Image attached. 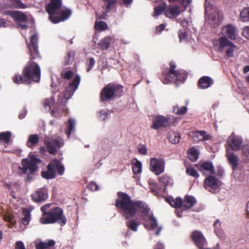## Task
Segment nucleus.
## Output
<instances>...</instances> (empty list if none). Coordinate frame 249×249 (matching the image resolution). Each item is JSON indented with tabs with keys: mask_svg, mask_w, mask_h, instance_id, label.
<instances>
[{
	"mask_svg": "<svg viewBox=\"0 0 249 249\" xmlns=\"http://www.w3.org/2000/svg\"><path fill=\"white\" fill-rule=\"evenodd\" d=\"M115 206L117 211L125 219L126 226L132 231H137L139 223L134 217L138 211L144 215L148 214L149 208L147 204L141 200H133L131 197L124 192H118Z\"/></svg>",
	"mask_w": 249,
	"mask_h": 249,
	"instance_id": "1",
	"label": "nucleus"
},
{
	"mask_svg": "<svg viewBox=\"0 0 249 249\" xmlns=\"http://www.w3.org/2000/svg\"><path fill=\"white\" fill-rule=\"evenodd\" d=\"M38 37L36 34L33 35L30 38V42L28 45L30 60L23 69L22 75L15 74L13 78L14 83L17 84H30L32 82L38 83L40 81L41 71L39 65L33 60L40 58V56L38 49Z\"/></svg>",
	"mask_w": 249,
	"mask_h": 249,
	"instance_id": "2",
	"label": "nucleus"
},
{
	"mask_svg": "<svg viewBox=\"0 0 249 249\" xmlns=\"http://www.w3.org/2000/svg\"><path fill=\"white\" fill-rule=\"evenodd\" d=\"M42 215L40 222L42 224H50L57 223L60 226H64L67 219L64 214L62 208L52 204H46L40 208Z\"/></svg>",
	"mask_w": 249,
	"mask_h": 249,
	"instance_id": "3",
	"label": "nucleus"
},
{
	"mask_svg": "<svg viewBox=\"0 0 249 249\" xmlns=\"http://www.w3.org/2000/svg\"><path fill=\"white\" fill-rule=\"evenodd\" d=\"M169 65V67L162 68V76L164 79L163 82L164 84L174 82L177 85L183 83L187 78V72L182 70H177L174 62H170Z\"/></svg>",
	"mask_w": 249,
	"mask_h": 249,
	"instance_id": "4",
	"label": "nucleus"
},
{
	"mask_svg": "<svg viewBox=\"0 0 249 249\" xmlns=\"http://www.w3.org/2000/svg\"><path fill=\"white\" fill-rule=\"evenodd\" d=\"M124 87L120 84L110 83L105 86L101 90L99 98L101 102L106 104L119 98L124 95Z\"/></svg>",
	"mask_w": 249,
	"mask_h": 249,
	"instance_id": "5",
	"label": "nucleus"
},
{
	"mask_svg": "<svg viewBox=\"0 0 249 249\" xmlns=\"http://www.w3.org/2000/svg\"><path fill=\"white\" fill-rule=\"evenodd\" d=\"M81 81L80 76L77 74L71 81L69 82L68 86L66 88L63 96L64 99H61L60 96H58L57 103L65 105L67 100L73 95L74 92L78 89Z\"/></svg>",
	"mask_w": 249,
	"mask_h": 249,
	"instance_id": "6",
	"label": "nucleus"
},
{
	"mask_svg": "<svg viewBox=\"0 0 249 249\" xmlns=\"http://www.w3.org/2000/svg\"><path fill=\"white\" fill-rule=\"evenodd\" d=\"M41 161L40 159L35 157H32L30 160L27 159H22L21 166L19 167V169L22 174H27L28 170L30 174H33L37 170V164Z\"/></svg>",
	"mask_w": 249,
	"mask_h": 249,
	"instance_id": "7",
	"label": "nucleus"
},
{
	"mask_svg": "<svg viewBox=\"0 0 249 249\" xmlns=\"http://www.w3.org/2000/svg\"><path fill=\"white\" fill-rule=\"evenodd\" d=\"M44 144L47 147V151L52 155H55L64 145L63 140L60 138H52L45 137Z\"/></svg>",
	"mask_w": 249,
	"mask_h": 249,
	"instance_id": "8",
	"label": "nucleus"
},
{
	"mask_svg": "<svg viewBox=\"0 0 249 249\" xmlns=\"http://www.w3.org/2000/svg\"><path fill=\"white\" fill-rule=\"evenodd\" d=\"M165 161L162 159L152 158L150 159V169L156 175L164 172Z\"/></svg>",
	"mask_w": 249,
	"mask_h": 249,
	"instance_id": "9",
	"label": "nucleus"
},
{
	"mask_svg": "<svg viewBox=\"0 0 249 249\" xmlns=\"http://www.w3.org/2000/svg\"><path fill=\"white\" fill-rule=\"evenodd\" d=\"M218 40L221 49L223 50L225 47L228 48L226 51V56L229 57H233L234 51L236 46L225 36L220 37Z\"/></svg>",
	"mask_w": 249,
	"mask_h": 249,
	"instance_id": "10",
	"label": "nucleus"
},
{
	"mask_svg": "<svg viewBox=\"0 0 249 249\" xmlns=\"http://www.w3.org/2000/svg\"><path fill=\"white\" fill-rule=\"evenodd\" d=\"M62 5V0H50V2L47 4L46 11L49 14V19L53 18L54 15H58V11Z\"/></svg>",
	"mask_w": 249,
	"mask_h": 249,
	"instance_id": "11",
	"label": "nucleus"
},
{
	"mask_svg": "<svg viewBox=\"0 0 249 249\" xmlns=\"http://www.w3.org/2000/svg\"><path fill=\"white\" fill-rule=\"evenodd\" d=\"M170 118L163 116H156L153 119L152 127L158 130L161 127H169L170 126Z\"/></svg>",
	"mask_w": 249,
	"mask_h": 249,
	"instance_id": "12",
	"label": "nucleus"
},
{
	"mask_svg": "<svg viewBox=\"0 0 249 249\" xmlns=\"http://www.w3.org/2000/svg\"><path fill=\"white\" fill-rule=\"evenodd\" d=\"M190 237L194 244L199 249H202L207 243V241L204 236L202 232L199 231H193Z\"/></svg>",
	"mask_w": 249,
	"mask_h": 249,
	"instance_id": "13",
	"label": "nucleus"
},
{
	"mask_svg": "<svg viewBox=\"0 0 249 249\" xmlns=\"http://www.w3.org/2000/svg\"><path fill=\"white\" fill-rule=\"evenodd\" d=\"M33 200L36 202H41L48 198V190L46 187H42L37 190L32 195Z\"/></svg>",
	"mask_w": 249,
	"mask_h": 249,
	"instance_id": "14",
	"label": "nucleus"
},
{
	"mask_svg": "<svg viewBox=\"0 0 249 249\" xmlns=\"http://www.w3.org/2000/svg\"><path fill=\"white\" fill-rule=\"evenodd\" d=\"M219 181L213 176H209L204 180V186L205 189L211 191L210 189L216 190L219 187Z\"/></svg>",
	"mask_w": 249,
	"mask_h": 249,
	"instance_id": "15",
	"label": "nucleus"
},
{
	"mask_svg": "<svg viewBox=\"0 0 249 249\" xmlns=\"http://www.w3.org/2000/svg\"><path fill=\"white\" fill-rule=\"evenodd\" d=\"M71 11L70 9H66L62 10L60 13V16L54 15L53 17L50 20L53 23H57L62 21L67 20L71 15Z\"/></svg>",
	"mask_w": 249,
	"mask_h": 249,
	"instance_id": "16",
	"label": "nucleus"
},
{
	"mask_svg": "<svg viewBox=\"0 0 249 249\" xmlns=\"http://www.w3.org/2000/svg\"><path fill=\"white\" fill-rule=\"evenodd\" d=\"M193 138L194 141L198 142L202 141H207L212 139V136L205 131H196L193 133Z\"/></svg>",
	"mask_w": 249,
	"mask_h": 249,
	"instance_id": "17",
	"label": "nucleus"
},
{
	"mask_svg": "<svg viewBox=\"0 0 249 249\" xmlns=\"http://www.w3.org/2000/svg\"><path fill=\"white\" fill-rule=\"evenodd\" d=\"M242 142L241 138L235 136H231L228 141L229 145L234 151H238L240 149Z\"/></svg>",
	"mask_w": 249,
	"mask_h": 249,
	"instance_id": "18",
	"label": "nucleus"
},
{
	"mask_svg": "<svg viewBox=\"0 0 249 249\" xmlns=\"http://www.w3.org/2000/svg\"><path fill=\"white\" fill-rule=\"evenodd\" d=\"M226 156L229 163L231 165L232 170L233 171L236 170L239 165V157L233 152L229 151H227Z\"/></svg>",
	"mask_w": 249,
	"mask_h": 249,
	"instance_id": "19",
	"label": "nucleus"
},
{
	"mask_svg": "<svg viewBox=\"0 0 249 249\" xmlns=\"http://www.w3.org/2000/svg\"><path fill=\"white\" fill-rule=\"evenodd\" d=\"M5 5L11 9H25L27 5L21 0H6Z\"/></svg>",
	"mask_w": 249,
	"mask_h": 249,
	"instance_id": "20",
	"label": "nucleus"
},
{
	"mask_svg": "<svg viewBox=\"0 0 249 249\" xmlns=\"http://www.w3.org/2000/svg\"><path fill=\"white\" fill-rule=\"evenodd\" d=\"M222 34L231 40L236 39L235 29L233 25L228 24L222 28Z\"/></svg>",
	"mask_w": 249,
	"mask_h": 249,
	"instance_id": "21",
	"label": "nucleus"
},
{
	"mask_svg": "<svg viewBox=\"0 0 249 249\" xmlns=\"http://www.w3.org/2000/svg\"><path fill=\"white\" fill-rule=\"evenodd\" d=\"M41 176L45 179H52L56 177V171L54 170V166L50 162L47 166V171L41 172Z\"/></svg>",
	"mask_w": 249,
	"mask_h": 249,
	"instance_id": "22",
	"label": "nucleus"
},
{
	"mask_svg": "<svg viewBox=\"0 0 249 249\" xmlns=\"http://www.w3.org/2000/svg\"><path fill=\"white\" fill-rule=\"evenodd\" d=\"M180 14V8L178 5L170 6L165 12V16L170 18H176Z\"/></svg>",
	"mask_w": 249,
	"mask_h": 249,
	"instance_id": "23",
	"label": "nucleus"
},
{
	"mask_svg": "<svg viewBox=\"0 0 249 249\" xmlns=\"http://www.w3.org/2000/svg\"><path fill=\"white\" fill-rule=\"evenodd\" d=\"M213 83V79L209 76L201 77L197 83L198 87L201 89H206L211 86Z\"/></svg>",
	"mask_w": 249,
	"mask_h": 249,
	"instance_id": "24",
	"label": "nucleus"
},
{
	"mask_svg": "<svg viewBox=\"0 0 249 249\" xmlns=\"http://www.w3.org/2000/svg\"><path fill=\"white\" fill-rule=\"evenodd\" d=\"M102 8L106 10V13H109L114 8L118 3V0H101Z\"/></svg>",
	"mask_w": 249,
	"mask_h": 249,
	"instance_id": "25",
	"label": "nucleus"
},
{
	"mask_svg": "<svg viewBox=\"0 0 249 249\" xmlns=\"http://www.w3.org/2000/svg\"><path fill=\"white\" fill-rule=\"evenodd\" d=\"M183 202V210H187L196 205V200L192 196L186 195L184 197Z\"/></svg>",
	"mask_w": 249,
	"mask_h": 249,
	"instance_id": "26",
	"label": "nucleus"
},
{
	"mask_svg": "<svg viewBox=\"0 0 249 249\" xmlns=\"http://www.w3.org/2000/svg\"><path fill=\"white\" fill-rule=\"evenodd\" d=\"M74 74V72L71 67L63 66L60 72V75L61 79L63 80H70Z\"/></svg>",
	"mask_w": 249,
	"mask_h": 249,
	"instance_id": "27",
	"label": "nucleus"
},
{
	"mask_svg": "<svg viewBox=\"0 0 249 249\" xmlns=\"http://www.w3.org/2000/svg\"><path fill=\"white\" fill-rule=\"evenodd\" d=\"M199 170L203 172L204 174H205L204 171H208L211 175L214 174V168L213 163L211 161H205L202 163L200 166Z\"/></svg>",
	"mask_w": 249,
	"mask_h": 249,
	"instance_id": "28",
	"label": "nucleus"
},
{
	"mask_svg": "<svg viewBox=\"0 0 249 249\" xmlns=\"http://www.w3.org/2000/svg\"><path fill=\"white\" fill-rule=\"evenodd\" d=\"M54 166V170L57 173V174L62 176L64 174L65 171V167L64 165L57 159H54L52 161Z\"/></svg>",
	"mask_w": 249,
	"mask_h": 249,
	"instance_id": "29",
	"label": "nucleus"
},
{
	"mask_svg": "<svg viewBox=\"0 0 249 249\" xmlns=\"http://www.w3.org/2000/svg\"><path fill=\"white\" fill-rule=\"evenodd\" d=\"M39 141V136L38 134L30 135L26 142V145L27 147L33 149Z\"/></svg>",
	"mask_w": 249,
	"mask_h": 249,
	"instance_id": "30",
	"label": "nucleus"
},
{
	"mask_svg": "<svg viewBox=\"0 0 249 249\" xmlns=\"http://www.w3.org/2000/svg\"><path fill=\"white\" fill-rule=\"evenodd\" d=\"M12 18L16 22H26L28 20L27 16L19 11H15Z\"/></svg>",
	"mask_w": 249,
	"mask_h": 249,
	"instance_id": "31",
	"label": "nucleus"
},
{
	"mask_svg": "<svg viewBox=\"0 0 249 249\" xmlns=\"http://www.w3.org/2000/svg\"><path fill=\"white\" fill-rule=\"evenodd\" d=\"M199 156V152L197 148L193 146L190 148L188 151V156L190 160L192 161H196Z\"/></svg>",
	"mask_w": 249,
	"mask_h": 249,
	"instance_id": "32",
	"label": "nucleus"
},
{
	"mask_svg": "<svg viewBox=\"0 0 249 249\" xmlns=\"http://www.w3.org/2000/svg\"><path fill=\"white\" fill-rule=\"evenodd\" d=\"M169 141L173 144H177L180 142V135L176 132L170 131L168 134Z\"/></svg>",
	"mask_w": 249,
	"mask_h": 249,
	"instance_id": "33",
	"label": "nucleus"
},
{
	"mask_svg": "<svg viewBox=\"0 0 249 249\" xmlns=\"http://www.w3.org/2000/svg\"><path fill=\"white\" fill-rule=\"evenodd\" d=\"M112 38L110 36H106L102 39L98 43V45L103 50H108L110 47Z\"/></svg>",
	"mask_w": 249,
	"mask_h": 249,
	"instance_id": "34",
	"label": "nucleus"
},
{
	"mask_svg": "<svg viewBox=\"0 0 249 249\" xmlns=\"http://www.w3.org/2000/svg\"><path fill=\"white\" fill-rule=\"evenodd\" d=\"M132 170L134 174H140L142 171V162L136 159L133 160Z\"/></svg>",
	"mask_w": 249,
	"mask_h": 249,
	"instance_id": "35",
	"label": "nucleus"
},
{
	"mask_svg": "<svg viewBox=\"0 0 249 249\" xmlns=\"http://www.w3.org/2000/svg\"><path fill=\"white\" fill-rule=\"evenodd\" d=\"M148 182L151 192L155 196H158L159 195V190H160L158 184L151 179H149Z\"/></svg>",
	"mask_w": 249,
	"mask_h": 249,
	"instance_id": "36",
	"label": "nucleus"
},
{
	"mask_svg": "<svg viewBox=\"0 0 249 249\" xmlns=\"http://www.w3.org/2000/svg\"><path fill=\"white\" fill-rule=\"evenodd\" d=\"M12 133L10 131H4L0 133V141L1 142H4L5 143L8 144L9 143Z\"/></svg>",
	"mask_w": 249,
	"mask_h": 249,
	"instance_id": "37",
	"label": "nucleus"
},
{
	"mask_svg": "<svg viewBox=\"0 0 249 249\" xmlns=\"http://www.w3.org/2000/svg\"><path fill=\"white\" fill-rule=\"evenodd\" d=\"M167 4L163 2L162 4L159 5L154 8V12L153 14V17H157L161 14L162 12L166 11Z\"/></svg>",
	"mask_w": 249,
	"mask_h": 249,
	"instance_id": "38",
	"label": "nucleus"
},
{
	"mask_svg": "<svg viewBox=\"0 0 249 249\" xmlns=\"http://www.w3.org/2000/svg\"><path fill=\"white\" fill-rule=\"evenodd\" d=\"M240 20L243 22L249 21V7L244 8L240 14Z\"/></svg>",
	"mask_w": 249,
	"mask_h": 249,
	"instance_id": "39",
	"label": "nucleus"
},
{
	"mask_svg": "<svg viewBox=\"0 0 249 249\" xmlns=\"http://www.w3.org/2000/svg\"><path fill=\"white\" fill-rule=\"evenodd\" d=\"M188 110L186 106L179 107L178 105L173 107V112L177 115H181L185 114Z\"/></svg>",
	"mask_w": 249,
	"mask_h": 249,
	"instance_id": "40",
	"label": "nucleus"
},
{
	"mask_svg": "<svg viewBox=\"0 0 249 249\" xmlns=\"http://www.w3.org/2000/svg\"><path fill=\"white\" fill-rule=\"evenodd\" d=\"M74 60V53L71 52H68L67 53V55L64 58V61L63 63V66H66L69 65H71Z\"/></svg>",
	"mask_w": 249,
	"mask_h": 249,
	"instance_id": "41",
	"label": "nucleus"
},
{
	"mask_svg": "<svg viewBox=\"0 0 249 249\" xmlns=\"http://www.w3.org/2000/svg\"><path fill=\"white\" fill-rule=\"evenodd\" d=\"M160 183H162L165 187L172 184V180L166 174L163 175L159 178Z\"/></svg>",
	"mask_w": 249,
	"mask_h": 249,
	"instance_id": "42",
	"label": "nucleus"
},
{
	"mask_svg": "<svg viewBox=\"0 0 249 249\" xmlns=\"http://www.w3.org/2000/svg\"><path fill=\"white\" fill-rule=\"evenodd\" d=\"M23 213L24 217L21 219V222L25 226L28 225L30 221V211L27 209H25L23 210Z\"/></svg>",
	"mask_w": 249,
	"mask_h": 249,
	"instance_id": "43",
	"label": "nucleus"
},
{
	"mask_svg": "<svg viewBox=\"0 0 249 249\" xmlns=\"http://www.w3.org/2000/svg\"><path fill=\"white\" fill-rule=\"evenodd\" d=\"M67 124V128L65 130V133L68 137H70L72 131L74 129L75 121L72 119H69Z\"/></svg>",
	"mask_w": 249,
	"mask_h": 249,
	"instance_id": "44",
	"label": "nucleus"
},
{
	"mask_svg": "<svg viewBox=\"0 0 249 249\" xmlns=\"http://www.w3.org/2000/svg\"><path fill=\"white\" fill-rule=\"evenodd\" d=\"M221 223L219 220H215L213 224L214 228V232L218 237H222L223 235V231L220 229Z\"/></svg>",
	"mask_w": 249,
	"mask_h": 249,
	"instance_id": "45",
	"label": "nucleus"
},
{
	"mask_svg": "<svg viewBox=\"0 0 249 249\" xmlns=\"http://www.w3.org/2000/svg\"><path fill=\"white\" fill-rule=\"evenodd\" d=\"M94 28L97 30L102 31L107 29L108 26L105 21H96Z\"/></svg>",
	"mask_w": 249,
	"mask_h": 249,
	"instance_id": "46",
	"label": "nucleus"
},
{
	"mask_svg": "<svg viewBox=\"0 0 249 249\" xmlns=\"http://www.w3.org/2000/svg\"><path fill=\"white\" fill-rule=\"evenodd\" d=\"M186 173L192 177L197 178L199 175L197 171L192 167H189L186 169Z\"/></svg>",
	"mask_w": 249,
	"mask_h": 249,
	"instance_id": "47",
	"label": "nucleus"
},
{
	"mask_svg": "<svg viewBox=\"0 0 249 249\" xmlns=\"http://www.w3.org/2000/svg\"><path fill=\"white\" fill-rule=\"evenodd\" d=\"M54 102L55 100L53 97H51L50 98H46L44 101L43 106L46 108L48 107L50 110L51 109V106L54 104Z\"/></svg>",
	"mask_w": 249,
	"mask_h": 249,
	"instance_id": "48",
	"label": "nucleus"
},
{
	"mask_svg": "<svg viewBox=\"0 0 249 249\" xmlns=\"http://www.w3.org/2000/svg\"><path fill=\"white\" fill-rule=\"evenodd\" d=\"M178 36L180 42L187 40V34L184 30H180L178 31Z\"/></svg>",
	"mask_w": 249,
	"mask_h": 249,
	"instance_id": "49",
	"label": "nucleus"
},
{
	"mask_svg": "<svg viewBox=\"0 0 249 249\" xmlns=\"http://www.w3.org/2000/svg\"><path fill=\"white\" fill-rule=\"evenodd\" d=\"M149 223L151 229L153 230L156 229L158 227L157 221L156 219L152 216L149 217Z\"/></svg>",
	"mask_w": 249,
	"mask_h": 249,
	"instance_id": "50",
	"label": "nucleus"
},
{
	"mask_svg": "<svg viewBox=\"0 0 249 249\" xmlns=\"http://www.w3.org/2000/svg\"><path fill=\"white\" fill-rule=\"evenodd\" d=\"M183 200L180 197H177L175 199L174 208L177 209L183 208Z\"/></svg>",
	"mask_w": 249,
	"mask_h": 249,
	"instance_id": "51",
	"label": "nucleus"
},
{
	"mask_svg": "<svg viewBox=\"0 0 249 249\" xmlns=\"http://www.w3.org/2000/svg\"><path fill=\"white\" fill-rule=\"evenodd\" d=\"M87 188L92 191H95L98 190L99 187L95 182L92 181L88 184Z\"/></svg>",
	"mask_w": 249,
	"mask_h": 249,
	"instance_id": "52",
	"label": "nucleus"
},
{
	"mask_svg": "<svg viewBox=\"0 0 249 249\" xmlns=\"http://www.w3.org/2000/svg\"><path fill=\"white\" fill-rule=\"evenodd\" d=\"M95 63V61L93 57L89 58L87 64L88 66L87 71L89 72L93 67Z\"/></svg>",
	"mask_w": 249,
	"mask_h": 249,
	"instance_id": "53",
	"label": "nucleus"
},
{
	"mask_svg": "<svg viewBox=\"0 0 249 249\" xmlns=\"http://www.w3.org/2000/svg\"><path fill=\"white\" fill-rule=\"evenodd\" d=\"M99 114V117L102 121L106 120L108 116L107 112L105 110H101Z\"/></svg>",
	"mask_w": 249,
	"mask_h": 249,
	"instance_id": "54",
	"label": "nucleus"
},
{
	"mask_svg": "<svg viewBox=\"0 0 249 249\" xmlns=\"http://www.w3.org/2000/svg\"><path fill=\"white\" fill-rule=\"evenodd\" d=\"M4 220L7 221L10 223L12 226H15L16 224V222L14 221V216L12 215L5 216L4 218Z\"/></svg>",
	"mask_w": 249,
	"mask_h": 249,
	"instance_id": "55",
	"label": "nucleus"
},
{
	"mask_svg": "<svg viewBox=\"0 0 249 249\" xmlns=\"http://www.w3.org/2000/svg\"><path fill=\"white\" fill-rule=\"evenodd\" d=\"M242 35L245 37L249 39V26L244 27L242 31Z\"/></svg>",
	"mask_w": 249,
	"mask_h": 249,
	"instance_id": "56",
	"label": "nucleus"
},
{
	"mask_svg": "<svg viewBox=\"0 0 249 249\" xmlns=\"http://www.w3.org/2000/svg\"><path fill=\"white\" fill-rule=\"evenodd\" d=\"M15 248V249H26L23 243L21 241L16 242Z\"/></svg>",
	"mask_w": 249,
	"mask_h": 249,
	"instance_id": "57",
	"label": "nucleus"
},
{
	"mask_svg": "<svg viewBox=\"0 0 249 249\" xmlns=\"http://www.w3.org/2000/svg\"><path fill=\"white\" fill-rule=\"evenodd\" d=\"M165 28V25L164 24H161L157 27L156 32L158 33V34H160L162 31L164 30Z\"/></svg>",
	"mask_w": 249,
	"mask_h": 249,
	"instance_id": "58",
	"label": "nucleus"
},
{
	"mask_svg": "<svg viewBox=\"0 0 249 249\" xmlns=\"http://www.w3.org/2000/svg\"><path fill=\"white\" fill-rule=\"evenodd\" d=\"M139 152L141 154L146 155L147 153V150L145 147L142 146L139 149Z\"/></svg>",
	"mask_w": 249,
	"mask_h": 249,
	"instance_id": "59",
	"label": "nucleus"
},
{
	"mask_svg": "<svg viewBox=\"0 0 249 249\" xmlns=\"http://www.w3.org/2000/svg\"><path fill=\"white\" fill-rule=\"evenodd\" d=\"M154 249H165L164 245L161 243H158L154 247Z\"/></svg>",
	"mask_w": 249,
	"mask_h": 249,
	"instance_id": "60",
	"label": "nucleus"
},
{
	"mask_svg": "<svg viewBox=\"0 0 249 249\" xmlns=\"http://www.w3.org/2000/svg\"><path fill=\"white\" fill-rule=\"evenodd\" d=\"M166 201L169 203V204L174 207V204L175 202V199L173 198H166Z\"/></svg>",
	"mask_w": 249,
	"mask_h": 249,
	"instance_id": "61",
	"label": "nucleus"
},
{
	"mask_svg": "<svg viewBox=\"0 0 249 249\" xmlns=\"http://www.w3.org/2000/svg\"><path fill=\"white\" fill-rule=\"evenodd\" d=\"M39 152L42 154H44L46 153L47 151V147L45 146H40L39 148Z\"/></svg>",
	"mask_w": 249,
	"mask_h": 249,
	"instance_id": "62",
	"label": "nucleus"
},
{
	"mask_svg": "<svg viewBox=\"0 0 249 249\" xmlns=\"http://www.w3.org/2000/svg\"><path fill=\"white\" fill-rule=\"evenodd\" d=\"M14 12L15 11H5L3 12V14L5 15H9L13 18Z\"/></svg>",
	"mask_w": 249,
	"mask_h": 249,
	"instance_id": "63",
	"label": "nucleus"
},
{
	"mask_svg": "<svg viewBox=\"0 0 249 249\" xmlns=\"http://www.w3.org/2000/svg\"><path fill=\"white\" fill-rule=\"evenodd\" d=\"M18 26L21 28V29L23 30H27L28 28V26L26 24H23L20 23H18Z\"/></svg>",
	"mask_w": 249,
	"mask_h": 249,
	"instance_id": "64",
	"label": "nucleus"
}]
</instances>
